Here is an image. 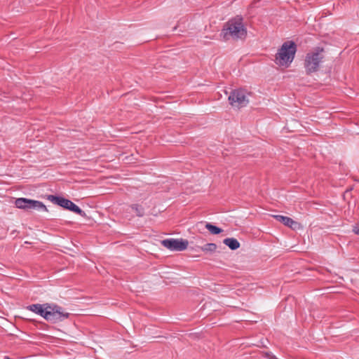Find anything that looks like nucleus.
I'll use <instances>...</instances> for the list:
<instances>
[{
    "label": "nucleus",
    "mask_w": 359,
    "mask_h": 359,
    "mask_svg": "<svg viewBox=\"0 0 359 359\" xmlns=\"http://www.w3.org/2000/svg\"><path fill=\"white\" fill-rule=\"evenodd\" d=\"M297 46L293 41L283 43L276 54L275 62L279 66L289 67L294 58Z\"/></svg>",
    "instance_id": "obj_3"
},
{
    "label": "nucleus",
    "mask_w": 359,
    "mask_h": 359,
    "mask_svg": "<svg viewBox=\"0 0 359 359\" xmlns=\"http://www.w3.org/2000/svg\"><path fill=\"white\" fill-rule=\"evenodd\" d=\"M273 355L271 353V352H266L265 353V356L266 358H268L269 359H271V356H273Z\"/></svg>",
    "instance_id": "obj_15"
},
{
    "label": "nucleus",
    "mask_w": 359,
    "mask_h": 359,
    "mask_svg": "<svg viewBox=\"0 0 359 359\" xmlns=\"http://www.w3.org/2000/svg\"><path fill=\"white\" fill-rule=\"evenodd\" d=\"M26 309L39 315L51 323L63 321L70 316L69 313L55 304H34L27 306Z\"/></svg>",
    "instance_id": "obj_1"
},
{
    "label": "nucleus",
    "mask_w": 359,
    "mask_h": 359,
    "mask_svg": "<svg viewBox=\"0 0 359 359\" xmlns=\"http://www.w3.org/2000/svg\"><path fill=\"white\" fill-rule=\"evenodd\" d=\"M246 36L247 29L243 22V18L239 16L226 22L220 33V36L225 41L230 39H244Z\"/></svg>",
    "instance_id": "obj_2"
},
{
    "label": "nucleus",
    "mask_w": 359,
    "mask_h": 359,
    "mask_svg": "<svg viewBox=\"0 0 359 359\" xmlns=\"http://www.w3.org/2000/svg\"><path fill=\"white\" fill-rule=\"evenodd\" d=\"M353 231L355 233L359 235V226H355L353 228Z\"/></svg>",
    "instance_id": "obj_14"
},
{
    "label": "nucleus",
    "mask_w": 359,
    "mask_h": 359,
    "mask_svg": "<svg viewBox=\"0 0 359 359\" xmlns=\"http://www.w3.org/2000/svg\"><path fill=\"white\" fill-rule=\"evenodd\" d=\"M273 217L277 221L281 222L282 224H283L286 226H288V227H290V228H291L292 229H297L300 226L299 222L293 220L290 217H286V216H283V215H273Z\"/></svg>",
    "instance_id": "obj_9"
},
{
    "label": "nucleus",
    "mask_w": 359,
    "mask_h": 359,
    "mask_svg": "<svg viewBox=\"0 0 359 359\" xmlns=\"http://www.w3.org/2000/svg\"><path fill=\"white\" fill-rule=\"evenodd\" d=\"M161 245L171 251H183L187 248L189 242L182 238H167L161 241Z\"/></svg>",
    "instance_id": "obj_8"
},
{
    "label": "nucleus",
    "mask_w": 359,
    "mask_h": 359,
    "mask_svg": "<svg viewBox=\"0 0 359 359\" xmlns=\"http://www.w3.org/2000/svg\"><path fill=\"white\" fill-rule=\"evenodd\" d=\"M324 48L316 47L308 53L304 60V67L307 74L318 71L320 64L323 62Z\"/></svg>",
    "instance_id": "obj_4"
},
{
    "label": "nucleus",
    "mask_w": 359,
    "mask_h": 359,
    "mask_svg": "<svg viewBox=\"0 0 359 359\" xmlns=\"http://www.w3.org/2000/svg\"><path fill=\"white\" fill-rule=\"evenodd\" d=\"M223 243L232 250H237L241 245L238 240L234 238H226L223 241Z\"/></svg>",
    "instance_id": "obj_10"
},
{
    "label": "nucleus",
    "mask_w": 359,
    "mask_h": 359,
    "mask_svg": "<svg viewBox=\"0 0 359 359\" xmlns=\"http://www.w3.org/2000/svg\"><path fill=\"white\" fill-rule=\"evenodd\" d=\"M248 95L247 91L242 88L233 90L229 95V104L238 108L245 107L249 102Z\"/></svg>",
    "instance_id": "obj_6"
},
{
    "label": "nucleus",
    "mask_w": 359,
    "mask_h": 359,
    "mask_svg": "<svg viewBox=\"0 0 359 359\" xmlns=\"http://www.w3.org/2000/svg\"><path fill=\"white\" fill-rule=\"evenodd\" d=\"M271 359H278L276 358V356H275L274 355L273 356H271Z\"/></svg>",
    "instance_id": "obj_16"
},
{
    "label": "nucleus",
    "mask_w": 359,
    "mask_h": 359,
    "mask_svg": "<svg viewBox=\"0 0 359 359\" xmlns=\"http://www.w3.org/2000/svg\"><path fill=\"white\" fill-rule=\"evenodd\" d=\"M131 208L135 212L137 217H143L144 215V209L142 205L133 204L131 205Z\"/></svg>",
    "instance_id": "obj_13"
},
{
    "label": "nucleus",
    "mask_w": 359,
    "mask_h": 359,
    "mask_svg": "<svg viewBox=\"0 0 359 359\" xmlns=\"http://www.w3.org/2000/svg\"><path fill=\"white\" fill-rule=\"evenodd\" d=\"M17 208L20 209H34L38 210L48 211L46 205L41 201L28 199L25 198H17L15 201Z\"/></svg>",
    "instance_id": "obj_7"
},
{
    "label": "nucleus",
    "mask_w": 359,
    "mask_h": 359,
    "mask_svg": "<svg viewBox=\"0 0 359 359\" xmlns=\"http://www.w3.org/2000/svg\"><path fill=\"white\" fill-rule=\"evenodd\" d=\"M47 198L52 203L57 204L65 209L72 211L81 217H84L86 215L85 212L83 211L78 205L68 199L54 195H48Z\"/></svg>",
    "instance_id": "obj_5"
},
{
    "label": "nucleus",
    "mask_w": 359,
    "mask_h": 359,
    "mask_svg": "<svg viewBox=\"0 0 359 359\" xmlns=\"http://www.w3.org/2000/svg\"><path fill=\"white\" fill-rule=\"evenodd\" d=\"M4 359H11V358L8 356H5Z\"/></svg>",
    "instance_id": "obj_17"
},
{
    "label": "nucleus",
    "mask_w": 359,
    "mask_h": 359,
    "mask_svg": "<svg viewBox=\"0 0 359 359\" xmlns=\"http://www.w3.org/2000/svg\"><path fill=\"white\" fill-rule=\"evenodd\" d=\"M217 248V245L213 243H207V244L204 245L203 246L201 247V250L203 252H210V253H212V252H215Z\"/></svg>",
    "instance_id": "obj_11"
},
{
    "label": "nucleus",
    "mask_w": 359,
    "mask_h": 359,
    "mask_svg": "<svg viewBox=\"0 0 359 359\" xmlns=\"http://www.w3.org/2000/svg\"><path fill=\"white\" fill-rule=\"evenodd\" d=\"M205 228L213 235L219 234L223 231V229L210 223H206Z\"/></svg>",
    "instance_id": "obj_12"
}]
</instances>
